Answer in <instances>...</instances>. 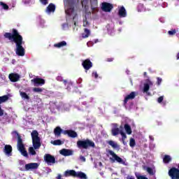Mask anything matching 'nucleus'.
Wrapping results in <instances>:
<instances>
[{"label": "nucleus", "mask_w": 179, "mask_h": 179, "mask_svg": "<svg viewBox=\"0 0 179 179\" xmlns=\"http://www.w3.org/2000/svg\"><path fill=\"white\" fill-rule=\"evenodd\" d=\"M6 38H9L11 41H15L17 44L16 54L17 55H20V57H23L24 55V48L22 46V41L23 38L22 36L19 35L16 29H13V34H10V33H6L4 34Z\"/></svg>", "instance_id": "nucleus-1"}, {"label": "nucleus", "mask_w": 179, "mask_h": 179, "mask_svg": "<svg viewBox=\"0 0 179 179\" xmlns=\"http://www.w3.org/2000/svg\"><path fill=\"white\" fill-rule=\"evenodd\" d=\"M32 138V143L34 149H40L41 143L40 142V137H38V131H33L31 134Z\"/></svg>", "instance_id": "nucleus-2"}, {"label": "nucleus", "mask_w": 179, "mask_h": 179, "mask_svg": "<svg viewBox=\"0 0 179 179\" xmlns=\"http://www.w3.org/2000/svg\"><path fill=\"white\" fill-rule=\"evenodd\" d=\"M77 146L79 149H87V148H94V142L87 139L83 141H78L77 142Z\"/></svg>", "instance_id": "nucleus-3"}, {"label": "nucleus", "mask_w": 179, "mask_h": 179, "mask_svg": "<svg viewBox=\"0 0 179 179\" xmlns=\"http://www.w3.org/2000/svg\"><path fill=\"white\" fill-rule=\"evenodd\" d=\"M109 155H111L109 159L112 163H115V162H117V163H120V164H125L124 159L118 157V155H117L113 151L110 150Z\"/></svg>", "instance_id": "nucleus-4"}, {"label": "nucleus", "mask_w": 179, "mask_h": 179, "mask_svg": "<svg viewBox=\"0 0 179 179\" xmlns=\"http://www.w3.org/2000/svg\"><path fill=\"white\" fill-rule=\"evenodd\" d=\"M118 134H120L122 136V141L123 143H125V139H127V135L122 130H120L118 128H115L112 129V134L113 136H116V135H118Z\"/></svg>", "instance_id": "nucleus-5"}, {"label": "nucleus", "mask_w": 179, "mask_h": 179, "mask_svg": "<svg viewBox=\"0 0 179 179\" xmlns=\"http://www.w3.org/2000/svg\"><path fill=\"white\" fill-rule=\"evenodd\" d=\"M17 149L20 150L22 156L27 157V151L24 149V145L22 143V139L19 138L17 141Z\"/></svg>", "instance_id": "nucleus-6"}, {"label": "nucleus", "mask_w": 179, "mask_h": 179, "mask_svg": "<svg viewBox=\"0 0 179 179\" xmlns=\"http://www.w3.org/2000/svg\"><path fill=\"white\" fill-rule=\"evenodd\" d=\"M39 166H40V164L38 163L27 164H25V170L27 171H33V170H37Z\"/></svg>", "instance_id": "nucleus-7"}, {"label": "nucleus", "mask_w": 179, "mask_h": 179, "mask_svg": "<svg viewBox=\"0 0 179 179\" xmlns=\"http://www.w3.org/2000/svg\"><path fill=\"white\" fill-rule=\"evenodd\" d=\"M169 174L172 179H179V169L172 168L169 171Z\"/></svg>", "instance_id": "nucleus-8"}, {"label": "nucleus", "mask_w": 179, "mask_h": 179, "mask_svg": "<svg viewBox=\"0 0 179 179\" xmlns=\"http://www.w3.org/2000/svg\"><path fill=\"white\" fill-rule=\"evenodd\" d=\"M44 159L49 166H51L52 164H54V163H55V157H54L51 155L46 154L44 157Z\"/></svg>", "instance_id": "nucleus-9"}, {"label": "nucleus", "mask_w": 179, "mask_h": 179, "mask_svg": "<svg viewBox=\"0 0 179 179\" xmlns=\"http://www.w3.org/2000/svg\"><path fill=\"white\" fill-rule=\"evenodd\" d=\"M65 5V12L66 15H69L70 16L73 13V7L72 5L68 3V2H64Z\"/></svg>", "instance_id": "nucleus-10"}, {"label": "nucleus", "mask_w": 179, "mask_h": 179, "mask_svg": "<svg viewBox=\"0 0 179 179\" xmlns=\"http://www.w3.org/2000/svg\"><path fill=\"white\" fill-rule=\"evenodd\" d=\"M102 10L104 12H110L113 9V5L109 3H103L101 6Z\"/></svg>", "instance_id": "nucleus-11"}, {"label": "nucleus", "mask_w": 179, "mask_h": 179, "mask_svg": "<svg viewBox=\"0 0 179 179\" xmlns=\"http://www.w3.org/2000/svg\"><path fill=\"white\" fill-rule=\"evenodd\" d=\"M60 155L62 156H72L73 155V150L68 149H62L59 151Z\"/></svg>", "instance_id": "nucleus-12"}, {"label": "nucleus", "mask_w": 179, "mask_h": 179, "mask_svg": "<svg viewBox=\"0 0 179 179\" xmlns=\"http://www.w3.org/2000/svg\"><path fill=\"white\" fill-rule=\"evenodd\" d=\"M31 82H34V86H41V85H44V83H45L44 79L37 78L31 80Z\"/></svg>", "instance_id": "nucleus-13"}, {"label": "nucleus", "mask_w": 179, "mask_h": 179, "mask_svg": "<svg viewBox=\"0 0 179 179\" xmlns=\"http://www.w3.org/2000/svg\"><path fill=\"white\" fill-rule=\"evenodd\" d=\"M8 78L11 82H17V80L20 79V76L17 73H11L9 75Z\"/></svg>", "instance_id": "nucleus-14"}, {"label": "nucleus", "mask_w": 179, "mask_h": 179, "mask_svg": "<svg viewBox=\"0 0 179 179\" xmlns=\"http://www.w3.org/2000/svg\"><path fill=\"white\" fill-rule=\"evenodd\" d=\"M150 86H153V83L150 80H147L146 83L144 84V93H148Z\"/></svg>", "instance_id": "nucleus-15"}, {"label": "nucleus", "mask_w": 179, "mask_h": 179, "mask_svg": "<svg viewBox=\"0 0 179 179\" xmlns=\"http://www.w3.org/2000/svg\"><path fill=\"white\" fill-rule=\"evenodd\" d=\"M83 66L86 71H88V69H91L92 66V62L89 59H86L83 62Z\"/></svg>", "instance_id": "nucleus-16"}, {"label": "nucleus", "mask_w": 179, "mask_h": 179, "mask_svg": "<svg viewBox=\"0 0 179 179\" xmlns=\"http://www.w3.org/2000/svg\"><path fill=\"white\" fill-rule=\"evenodd\" d=\"M118 13L120 17H125V16H127V10H125L124 6H120L119 7Z\"/></svg>", "instance_id": "nucleus-17"}, {"label": "nucleus", "mask_w": 179, "mask_h": 179, "mask_svg": "<svg viewBox=\"0 0 179 179\" xmlns=\"http://www.w3.org/2000/svg\"><path fill=\"white\" fill-rule=\"evenodd\" d=\"M4 153H5L7 156H12V146H10V145H5V148H4Z\"/></svg>", "instance_id": "nucleus-18"}, {"label": "nucleus", "mask_w": 179, "mask_h": 179, "mask_svg": "<svg viewBox=\"0 0 179 179\" xmlns=\"http://www.w3.org/2000/svg\"><path fill=\"white\" fill-rule=\"evenodd\" d=\"M76 171L73 170H68L64 172V177H76Z\"/></svg>", "instance_id": "nucleus-19"}, {"label": "nucleus", "mask_w": 179, "mask_h": 179, "mask_svg": "<svg viewBox=\"0 0 179 179\" xmlns=\"http://www.w3.org/2000/svg\"><path fill=\"white\" fill-rule=\"evenodd\" d=\"M77 178L87 179V176L83 172H76V176Z\"/></svg>", "instance_id": "nucleus-20"}, {"label": "nucleus", "mask_w": 179, "mask_h": 179, "mask_svg": "<svg viewBox=\"0 0 179 179\" xmlns=\"http://www.w3.org/2000/svg\"><path fill=\"white\" fill-rule=\"evenodd\" d=\"M64 134L69 135L71 138H76L78 136V134L74 131H65Z\"/></svg>", "instance_id": "nucleus-21"}, {"label": "nucleus", "mask_w": 179, "mask_h": 179, "mask_svg": "<svg viewBox=\"0 0 179 179\" xmlns=\"http://www.w3.org/2000/svg\"><path fill=\"white\" fill-rule=\"evenodd\" d=\"M135 98V92H131L130 94L127 95L124 99V104L128 103V100H132Z\"/></svg>", "instance_id": "nucleus-22"}, {"label": "nucleus", "mask_w": 179, "mask_h": 179, "mask_svg": "<svg viewBox=\"0 0 179 179\" xmlns=\"http://www.w3.org/2000/svg\"><path fill=\"white\" fill-rule=\"evenodd\" d=\"M55 10V5L52 3H50L46 9L47 13H51V12H54Z\"/></svg>", "instance_id": "nucleus-23"}, {"label": "nucleus", "mask_w": 179, "mask_h": 179, "mask_svg": "<svg viewBox=\"0 0 179 179\" xmlns=\"http://www.w3.org/2000/svg\"><path fill=\"white\" fill-rule=\"evenodd\" d=\"M90 36V30L87 29H84V33L82 34L83 38H87Z\"/></svg>", "instance_id": "nucleus-24"}, {"label": "nucleus", "mask_w": 179, "mask_h": 179, "mask_svg": "<svg viewBox=\"0 0 179 179\" xmlns=\"http://www.w3.org/2000/svg\"><path fill=\"white\" fill-rule=\"evenodd\" d=\"M108 145L113 148V149H117L119 148L118 144L113 141H110L108 142Z\"/></svg>", "instance_id": "nucleus-25"}, {"label": "nucleus", "mask_w": 179, "mask_h": 179, "mask_svg": "<svg viewBox=\"0 0 179 179\" xmlns=\"http://www.w3.org/2000/svg\"><path fill=\"white\" fill-rule=\"evenodd\" d=\"M124 129L128 135L132 134V130L131 129V126L128 124H124Z\"/></svg>", "instance_id": "nucleus-26"}, {"label": "nucleus", "mask_w": 179, "mask_h": 179, "mask_svg": "<svg viewBox=\"0 0 179 179\" xmlns=\"http://www.w3.org/2000/svg\"><path fill=\"white\" fill-rule=\"evenodd\" d=\"M61 127H57L54 130V134L55 135V136H59V135H61Z\"/></svg>", "instance_id": "nucleus-27"}, {"label": "nucleus", "mask_w": 179, "mask_h": 179, "mask_svg": "<svg viewBox=\"0 0 179 179\" xmlns=\"http://www.w3.org/2000/svg\"><path fill=\"white\" fill-rule=\"evenodd\" d=\"M8 99H9V96H8V95L0 96V104L2 103H5V101H7Z\"/></svg>", "instance_id": "nucleus-28"}, {"label": "nucleus", "mask_w": 179, "mask_h": 179, "mask_svg": "<svg viewBox=\"0 0 179 179\" xmlns=\"http://www.w3.org/2000/svg\"><path fill=\"white\" fill-rule=\"evenodd\" d=\"M65 45H66V41H62V42H59L57 44H55V47H57L58 48H61V47H64Z\"/></svg>", "instance_id": "nucleus-29"}, {"label": "nucleus", "mask_w": 179, "mask_h": 179, "mask_svg": "<svg viewBox=\"0 0 179 179\" xmlns=\"http://www.w3.org/2000/svg\"><path fill=\"white\" fill-rule=\"evenodd\" d=\"M20 94L22 99H25V100H29V96L27 94H26V92L20 91Z\"/></svg>", "instance_id": "nucleus-30"}, {"label": "nucleus", "mask_w": 179, "mask_h": 179, "mask_svg": "<svg viewBox=\"0 0 179 179\" xmlns=\"http://www.w3.org/2000/svg\"><path fill=\"white\" fill-rule=\"evenodd\" d=\"M145 170H146V171L149 173L151 176H153V174H155V172L154 169L150 167L145 168Z\"/></svg>", "instance_id": "nucleus-31"}, {"label": "nucleus", "mask_w": 179, "mask_h": 179, "mask_svg": "<svg viewBox=\"0 0 179 179\" xmlns=\"http://www.w3.org/2000/svg\"><path fill=\"white\" fill-rule=\"evenodd\" d=\"M163 160L164 163H169V162L171 161V157L169 155H165Z\"/></svg>", "instance_id": "nucleus-32"}, {"label": "nucleus", "mask_w": 179, "mask_h": 179, "mask_svg": "<svg viewBox=\"0 0 179 179\" xmlns=\"http://www.w3.org/2000/svg\"><path fill=\"white\" fill-rule=\"evenodd\" d=\"M52 143L53 145H62V143H64V142L61 141V140H55L54 141H52Z\"/></svg>", "instance_id": "nucleus-33"}, {"label": "nucleus", "mask_w": 179, "mask_h": 179, "mask_svg": "<svg viewBox=\"0 0 179 179\" xmlns=\"http://www.w3.org/2000/svg\"><path fill=\"white\" fill-rule=\"evenodd\" d=\"M29 152L30 155H32L33 156H34V155H36V150H34V148H33V147H30L29 148Z\"/></svg>", "instance_id": "nucleus-34"}, {"label": "nucleus", "mask_w": 179, "mask_h": 179, "mask_svg": "<svg viewBox=\"0 0 179 179\" xmlns=\"http://www.w3.org/2000/svg\"><path fill=\"white\" fill-rule=\"evenodd\" d=\"M129 145H130L131 148H134V146H135V145H136L135 139L131 138L130 142H129Z\"/></svg>", "instance_id": "nucleus-35"}, {"label": "nucleus", "mask_w": 179, "mask_h": 179, "mask_svg": "<svg viewBox=\"0 0 179 179\" xmlns=\"http://www.w3.org/2000/svg\"><path fill=\"white\" fill-rule=\"evenodd\" d=\"M33 91L36 93H40L43 91V88H40V87L34 88Z\"/></svg>", "instance_id": "nucleus-36"}, {"label": "nucleus", "mask_w": 179, "mask_h": 179, "mask_svg": "<svg viewBox=\"0 0 179 179\" xmlns=\"http://www.w3.org/2000/svg\"><path fill=\"white\" fill-rule=\"evenodd\" d=\"M0 5L3 7V9H8L9 7L6 3H3V2L0 3Z\"/></svg>", "instance_id": "nucleus-37"}, {"label": "nucleus", "mask_w": 179, "mask_h": 179, "mask_svg": "<svg viewBox=\"0 0 179 179\" xmlns=\"http://www.w3.org/2000/svg\"><path fill=\"white\" fill-rule=\"evenodd\" d=\"M175 33H176V30H175V29H173V30H171V31H168V34H169L170 36L174 35Z\"/></svg>", "instance_id": "nucleus-38"}, {"label": "nucleus", "mask_w": 179, "mask_h": 179, "mask_svg": "<svg viewBox=\"0 0 179 179\" xmlns=\"http://www.w3.org/2000/svg\"><path fill=\"white\" fill-rule=\"evenodd\" d=\"M40 1L43 5H47V3H48V0H40Z\"/></svg>", "instance_id": "nucleus-39"}, {"label": "nucleus", "mask_w": 179, "mask_h": 179, "mask_svg": "<svg viewBox=\"0 0 179 179\" xmlns=\"http://www.w3.org/2000/svg\"><path fill=\"white\" fill-rule=\"evenodd\" d=\"M83 26H84V27H87V26H89V22H87V21H86V20H84Z\"/></svg>", "instance_id": "nucleus-40"}, {"label": "nucleus", "mask_w": 179, "mask_h": 179, "mask_svg": "<svg viewBox=\"0 0 179 179\" xmlns=\"http://www.w3.org/2000/svg\"><path fill=\"white\" fill-rule=\"evenodd\" d=\"M92 76L94 78H98L99 75L97 74V72H93L92 73Z\"/></svg>", "instance_id": "nucleus-41"}, {"label": "nucleus", "mask_w": 179, "mask_h": 179, "mask_svg": "<svg viewBox=\"0 0 179 179\" xmlns=\"http://www.w3.org/2000/svg\"><path fill=\"white\" fill-rule=\"evenodd\" d=\"M158 103H161L163 101V96H160L159 98H158L157 99Z\"/></svg>", "instance_id": "nucleus-42"}, {"label": "nucleus", "mask_w": 179, "mask_h": 179, "mask_svg": "<svg viewBox=\"0 0 179 179\" xmlns=\"http://www.w3.org/2000/svg\"><path fill=\"white\" fill-rule=\"evenodd\" d=\"M2 115H3V110H2L0 106V117H2Z\"/></svg>", "instance_id": "nucleus-43"}, {"label": "nucleus", "mask_w": 179, "mask_h": 179, "mask_svg": "<svg viewBox=\"0 0 179 179\" xmlns=\"http://www.w3.org/2000/svg\"><path fill=\"white\" fill-rule=\"evenodd\" d=\"M80 159L81 160V162H86V158H85V157L83 156L80 157Z\"/></svg>", "instance_id": "nucleus-44"}, {"label": "nucleus", "mask_w": 179, "mask_h": 179, "mask_svg": "<svg viewBox=\"0 0 179 179\" xmlns=\"http://www.w3.org/2000/svg\"><path fill=\"white\" fill-rule=\"evenodd\" d=\"M87 47H92V45H93V42H88L87 43Z\"/></svg>", "instance_id": "nucleus-45"}, {"label": "nucleus", "mask_w": 179, "mask_h": 179, "mask_svg": "<svg viewBox=\"0 0 179 179\" xmlns=\"http://www.w3.org/2000/svg\"><path fill=\"white\" fill-rule=\"evenodd\" d=\"M157 83L158 85H160L162 83V78H157Z\"/></svg>", "instance_id": "nucleus-46"}, {"label": "nucleus", "mask_w": 179, "mask_h": 179, "mask_svg": "<svg viewBox=\"0 0 179 179\" xmlns=\"http://www.w3.org/2000/svg\"><path fill=\"white\" fill-rule=\"evenodd\" d=\"M13 136H19V134L16 131H13Z\"/></svg>", "instance_id": "nucleus-47"}, {"label": "nucleus", "mask_w": 179, "mask_h": 179, "mask_svg": "<svg viewBox=\"0 0 179 179\" xmlns=\"http://www.w3.org/2000/svg\"><path fill=\"white\" fill-rule=\"evenodd\" d=\"M57 80H59V81L62 80V77H61V76H57Z\"/></svg>", "instance_id": "nucleus-48"}, {"label": "nucleus", "mask_w": 179, "mask_h": 179, "mask_svg": "<svg viewBox=\"0 0 179 179\" xmlns=\"http://www.w3.org/2000/svg\"><path fill=\"white\" fill-rule=\"evenodd\" d=\"M127 179H135L134 176H128Z\"/></svg>", "instance_id": "nucleus-49"}, {"label": "nucleus", "mask_w": 179, "mask_h": 179, "mask_svg": "<svg viewBox=\"0 0 179 179\" xmlns=\"http://www.w3.org/2000/svg\"><path fill=\"white\" fill-rule=\"evenodd\" d=\"M66 26H67L66 24H64L63 25V29H65V27H66Z\"/></svg>", "instance_id": "nucleus-50"}, {"label": "nucleus", "mask_w": 179, "mask_h": 179, "mask_svg": "<svg viewBox=\"0 0 179 179\" xmlns=\"http://www.w3.org/2000/svg\"><path fill=\"white\" fill-rule=\"evenodd\" d=\"M177 59H179V53L177 55Z\"/></svg>", "instance_id": "nucleus-51"}, {"label": "nucleus", "mask_w": 179, "mask_h": 179, "mask_svg": "<svg viewBox=\"0 0 179 179\" xmlns=\"http://www.w3.org/2000/svg\"><path fill=\"white\" fill-rule=\"evenodd\" d=\"M109 62H111V61H113V59H111L110 60H108Z\"/></svg>", "instance_id": "nucleus-52"}, {"label": "nucleus", "mask_w": 179, "mask_h": 179, "mask_svg": "<svg viewBox=\"0 0 179 179\" xmlns=\"http://www.w3.org/2000/svg\"><path fill=\"white\" fill-rule=\"evenodd\" d=\"M150 139H153V138H152V136H150Z\"/></svg>", "instance_id": "nucleus-53"}, {"label": "nucleus", "mask_w": 179, "mask_h": 179, "mask_svg": "<svg viewBox=\"0 0 179 179\" xmlns=\"http://www.w3.org/2000/svg\"><path fill=\"white\" fill-rule=\"evenodd\" d=\"M82 5H83V1H82Z\"/></svg>", "instance_id": "nucleus-54"}, {"label": "nucleus", "mask_w": 179, "mask_h": 179, "mask_svg": "<svg viewBox=\"0 0 179 179\" xmlns=\"http://www.w3.org/2000/svg\"><path fill=\"white\" fill-rule=\"evenodd\" d=\"M144 75H146V73H144Z\"/></svg>", "instance_id": "nucleus-55"}]
</instances>
